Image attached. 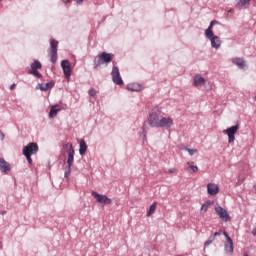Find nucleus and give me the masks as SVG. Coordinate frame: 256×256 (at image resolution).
<instances>
[{"mask_svg":"<svg viewBox=\"0 0 256 256\" xmlns=\"http://www.w3.org/2000/svg\"><path fill=\"white\" fill-rule=\"evenodd\" d=\"M63 148L68 150L67 166L64 173V177L68 179V177L71 175V167L75 161V150L73 149V144L71 143L64 144Z\"/></svg>","mask_w":256,"mask_h":256,"instance_id":"nucleus-1","label":"nucleus"},{"mask_svg":"<svg viewBox=\"0 0 256 256\" xmlns=\"http://www.w3.org/2000/svg\"><path fill=\"white\" fill-rule=\"evenodd\" d=\"M114 55L107 52H102L98 57L94 59V67L95 69H99L101 65L111 63L113 61Z\"/></svg>","mask_w":256,"mask_h":256,"instance_id":"nucleus-2","label":"nucleus"},{"mask_svg":"<svg viewBox=\"0 0 256 256\" xmlns=\"http://www.w3.org/2000/svg\"><path fill=\"white\" fill-rule=\"evenodd\" d=\"M161 110L159 108H154L151 110L148 118V123L150 127H159V123L161 122Z\"/></svg>","mask_w":256,"mask_h":256,"instance_id":"nucleus-3","label":"nucleus"},{"mask_svg":"<svg viewBox=\"0 0 256 256\" xmlns=\"http://www.w3.org/2000/svg\"><path fill=\"white\" fill-rule=\"evenodd\" d=\"M39 151V146L37 143H29L27 146L23 148V155L26 157L29 165L33 163V159H31V155H35Z\"/></svg>","mask_w":256,"mask_h":256,"instance_id":"nucleus-4","label":"nucleus"},{"mask_svg":"<svg viewBox=\"0 0 256 256\" xmlns=\"http://www.w3.org/2000/svg\"><path fill=\"white\" fill-rule=\"evenodd\" d=\"M42 67L43 65L39 60H34V62L30 64V69L28 70L29 75H34L37 79H41L43 75L39 73V69H42Z\"/></svg>","mask_w":256,"mask_h":256,"instance_id":"nucleus-5","label":"nucleus"},{"mask_svg":"<svg viewBox=\"0 0 256 256\" xmlns=\"http://www.w3.org/2000/svg\"><path fill=\"white\" fill-rule=\"evenodd\" d=\"M59 46V42L55 39L50 41V61L51 63H57V47Z\"/></svg>","mask_w":256,"mask_h":256,"instance_id":"nucleus-6","label":"nucleus"},{"mask_svg":"<svg viewBox=\"0 0 256 256\" xmlns=\"http://www.w3.org/2000/svg\"><path fill=\"white\" fill-rule=\"evenodd\" d=\"M239 131V124L229 127L224 130L223 133L228 136V142L233 143L235 141V135Z\"/></svg>","mask_w":256,"mask_h":256,"instance_id":"nucleus-7","label":"nucleus"},{"mask_svg":"<svg viewBox=\"0 0 256 256\" xmlns=\"http://www.w3.org/2000/svg\"><path fill=\"white\" fill-rule=\"evenodd\" d=\"M92 197H94L98 203H102L103 205H111V203H113L111 198L107 197V195L99 194L95 191H92Z\"/></svg>","mask_w":256,"mask_h":256,"instance_id":"nucleus-8","label":"nucleus"},{"mask_svg":"<svg viewBox=\"0 0 256 256\" xmlns=\"http://www.w3.org/2000/svg\"><path fill=\"white\" fill-rule=\"evenodd\" d=\"M111 75L113 83L116 85H123V79L121 78V73L119 72V68L117 66H113Z\"/></svg>","mask_w":256,"mask_h":256,"instance_id":"nucleus-9","label":"nucleus"},{"mask_svg":"<svg viewBox=\"0 0 256 256\" xmlns=\"http://www.w3.org/2000/svg\"><path fill=\"white\" fill-rule=\"evenodd\" d=\"M215 211L220 219H222V221H225V223H227V221H231V216H229V213L223 207L218 206L215 208Z\"/></svg>","mask_w":256,"mask_h":256,"instance_id":"nucleus-10","label":"nucleus"},{"mask_svg":"<svg viewBox=\"0 0 256 256\" xmlns=\"http://www.w3.org/2000/svg\"><path fill=\"white\" fill-rule=\"evenodd\" d=\"M61 67L63 69V73L66 79L71 78V63L68 60L61 61Z\"/></svg>","mask_w":256,"mask_h":256,"instance_id":"nucleus-11","label":"nucleus"},{"mask_svg":"<svg viewBox=\"0 0 256 256\" xmlns=\"http://www.w3.org/2000/svg\"><path fill=\"white\" fill-rule=\"evenodd\" d=\"M0 172L4 173V175H8L11 172V164L4 158H0Z\"/></svg>","mask_w":256,"mask_h":256,"instance_id":"nucleus-12","label":"nucleus"},{"mask_svg":"<svg viewBox=\"0 0 256 256\" xmlns=\"http://www.w3.org/2000/svg\"><path fill=\"white\" fill-rule=\"evenodd\" d=\"M158 127L169 129L173 127V119L171 117H163L160 118V123L158 124Z\"/></svg>","mask_w":256,"mask_h":256,"instance_id":"nucleus-13","label":"nucleus"},{"mask_svg":"<svg viewBox=\"0 0 256 256\" xmlns=\"http://www.w3.org/2000/svg\"><path fill=\"white\" fill-rule=\"evenodd\" d=\"M207 193L208 195H217V193H219V185L215 184V183H209L207 185Z\"/></svg>","mask_w":256,"mask_h":256,"instance_id":"nucleus-14","label":"nucleus"},{"mask_svg":"<svg viewBox=\"0 0 256 256\" xmlns=\"http://www.w3.org/2000/svg\"><path fill=\"white\" fill-rule=\"evenodd\" d=\"M217 23V20L211 21L208 29L205 31V35L208 39H210V41L213 39V37H215V35H213V26L217 25Z\"/></svg>","mask_w":256,"mask_h":256,"instance_id":"nucleus-15","label":"nucleus"},{"mask_svg":"<svg viewBox=\"0 0 256 256\" xmlns=\"http://www.w3.org/2000/svg\"><path fill=\"white\" fill-rule=\"evenodd\" d=\"M205 83H206V80L200 74H197L194 76V82H193L194 87H201L205 85Z\"/></svg>","mask_w":256,"mask_h":256,"instance_id":"nucleus-16","label":"nucleus"},{"mask_svg":"<svg viewBox=\"0 0 256 256\" xmlns=\"http://www.w3.org/2000/svg\"><path fill=\"white\" fill-rule=\"evenodd\" d=\"M232 63H234V65H237L239 69H245V60H243L242 58H233Z\"/></svg>","mask_w":256,"mask_h":256,"instance_id":"nucleus-17","label":"nucleus"},{"mask_svg":"<svg viewBox=\"0 0 256 256\" xmlns=\"http://www.w3.org/2000/svg\"><path fill=\"white\" fill-rule=\"evenodd\" d=\"M59 111H61V108L59 107V105L52 106L50 109L49 117L51 119H53V117H57V113H59Z\"/></svg>","mask_w":256,"mask_h":256,"instance_id":"nucleus-18","label":"nucleus"},{"mask_svg":"<svg viewBox=\"0 0 256 256\" xmlns=\"http://www.w3.org/2000/svg\"><path fill=\"white\" fill-rule=\"evenodd\" d=\"M55 86V82H48L45 84H40L39 89L40 91H49V89H52V87Z\"/></svg>","mask_w":256,"mask_h":256,"instance_id":"nucleus-19","label":"nucleus"},{"mask_svg":"<svg viewBox=\"0 0 256 256\" xmlns=\"http://www.w3.org/2000/svg\"><path fill=\"white\" fill-rule=\"evenodd\" d=\"M210 41L214 49H219V47H221V39H219L218 36H214Z\"/></svg>","mask_w":256,"mask_h":256,"instance_id":"nucleus-20","label":"nucleus"},{"mask_svg":"<svg viewBox=\"0 0 256 256\" xmlns=\"http://www.w3.org/2000/svg\"><path fill=\"white\" fill-rule=\"evenodd\" d=\"M251 0H239V2L237 3L236 7L238 9H247V7H249V2Z\"/></svg>","mask_w":256,"mask_h":256,"instance_id":"nucleus-21","label":"nucleus"},{"mask_svg":"<svg viewBox=\"0 0 256 256\" xmlns=\"http://www.w3.org/2000/svg\"><path fill=\"white\" fill-rule=\"evenodd\" d=\"M225 251H226V253H230V254L233 253V251H234L233 240L226 241V243H225Z\"/></svg>","mask_w":256,"mask_h":256,"instance_id":"nucleus-22","label":"nucleus"},{"mask_svg":"<svg viewBox=\"0 0 256 256\" xmlns=\"http://www.w3.org/2000/svg\"><path fill=\"white\" fill-rule=\"evenodd\" d=\"M79 153L80 155H85L87 153V143H85V140L80 141V146H79Z\"/></svg>","mask_w":256,"mask_h":256,"instance_id":"nucleus-23","label":"nucleus"},{"mask_svg":"<svg viewBox=\"0 0 256 256\" xmlns=\"http://www.w3.org/2000/svg\"><path fill=\"white\" fill-rule=\"evenodd\" d=\"M127 89L129 91H141V85L137 83L128 84Z\"/></svg>","mask_w":256,"mask_h":256,"instance_id":"nucleus-24","label":"nucleus"},{"mask_svg":"<svg viewBox=\"0 0 256 256\" xmlns=\"http://www.w3.org/2000/svg\"><path fill=\"white\" fill-rule=\"evenodd\" d=\"M155 211H157V202H154L153 204L150 205L149 210L147 212V217H151V215H153Z\"/></svg>","mask_w":256,"mask_h":256,"instance_id":"nucleus-25","label":"nucleus"},{"mask_svg":"<svg viewBox=\"0 0 256 256\" xmlns=\"http://www.w3.org/2000/svg\"><path fill=\"white\" fill-rule=\"evenodd\" d=\"M211 205H212L211 201L205 202V203L201 206V213H207V211H209V207H211Z\"/></svg>","mask_w":256,"mask_h":256,"instance_id":"nucleus-26","label":"nucleus"},{"mask_svg":"<svg viewBox=\"0 0 256 256\" xmlns=\"http://www.w3.org/2000/svg\"><path fill=\"white\" fill-rule=\"evenodd\" d=\"M188 171L191 169L192 173H197L199 171V167L193 165V162H187Z\"/></svg>","mask_w":256,"mask_h":256,"instance_id":"nucleus-27","label":"nucleus"},{"mask_svg":"<svg viewBox=\"0 0 256 256\" xmlns=\"http://www.w3.org/2000/svg\"><path fill=\"white\" fill-rule=\"evenodd\" d=\"M215 241V237H211L205 242V247H209V245H211V243H213Z\"/></svg>","mask_w":256,"mask_h":256,"instance_id":"nucleus-28","label":"nucleus"},{"mask_svg":"<svg viewBox=\"0 0 256 256\" xmlns=\"http://www.w3.org/2000/svg\"><path fill=\"white\" fill-rule=\"evenodd\" d=\"M90 97H95V95H97V91L93 88H91L88 92Z\"/></svg>","mask_w":256,"mask_h":256,"instance_id":"nucleus-29","label":"nucleus"},{"mask_svg":"<svg viewBox=\"0 0 256 256\" xmlns=\"http://www.w3.org/2000/svg\"><path fill=\"white\" fill-rule=\"evenodd\" d=\"M186 151H188L189 155H195L197 153V149L186 148Z\"/></svg>","mask_w":256,"mask_h":256,"instance_id":"nucleus-30","label":"nucleus"},{"mask_svg":"<svg viewBox=\"0 0 256 256\" xmlns=\"http://www.w3.org/2000/svg\"><path fill=\"white\" fill-rule=\"evenodd\" d=\"M223 235H224L226 241H232L231 237L229 236V234L226 231L223 232Z\"/></svg>","mask_w":256,"mask_h":256,"instance_id":"nucleus-31","label":"nucleus"},{"mask_svg":"<svg viewBox=\"0 0 256 256\" xmlns=\"http://www.w3.org/2000/svg\"><path fill=\"white\" fill-rule=\"evenodd\" d=\"M169 173H177V170L175 168L169 169L168 170Z\"/></svg>","mask_w":256,"mask_h":256,"instance_id":"nucleus-32","label":"nucleus"},{"mask_svg":"<svg viewBox=\"0 0 256 256\" xmlns=\"http://www.w3.org/2000/svg\"><path fill=\"white\" fill-rule=\"evenodd\" d=\"M219 235H221V234L219 232H216V233H214L213 236H210V237H214V239H215V237H219Z\"/></svg>","mask_w":256,"mask_h":256,"instance_id":"nucleus-33","label":"nucleus"},{"mask_svg":"<svg viewBox=\"0 0 256 256\" xmlns=\"http://www.w3.org/2000/svg\"><path fill=\"white\" fill-rule=\"evenodd\" d=\"M14 89H15V84H12V85L10 86V90L13 91Z\"/></svg>","mask_w":256,"mask_h":256,"instance_id":"nucleus-34","label":"nucleus"},{"mask_svg":"<svg viewBox=\"0 0 256 256\" xmlns=\"http://www.w3.org/2000/svg\"><path fill=\"white\" fill-rule=\"evenodd\" d=\"M252 235L256 236V228L252 230Z\"/></svg>","mask_w":256,"mask_h":256,"instance_id":"nucleus-35","label":"nucleus"},{"mask_svg":"<svg viewBox=\"0 0 256 256\" xmlns=\"http://www.w3.org/2000/svg\"><path fill=\"white\" fill-rule=\"evenodd\" d=\"M76 3H83V0H76Z\"/></svg>","mask_w":256,"mask_h":256,"instance_id":"nucleus-36","label":"nucleus"}]
</instances>
